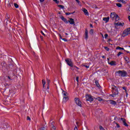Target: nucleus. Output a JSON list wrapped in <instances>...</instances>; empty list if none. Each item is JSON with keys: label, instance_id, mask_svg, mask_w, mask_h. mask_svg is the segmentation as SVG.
I'll return each instance as SVG.
<instances>
[{"label": "nucleus", "instance_id": "nucleus-1", "mask_svg": "<svg viewBox=\"0 0 130 130\" xmlns=\"http://www.w3.org/2000/svg\"><path fill=\"white\" fill-rule=\"evenodd\" d=\"M112 89L113 93L112 94V97H114L115 95H118V88H117V87L115 86V85H112Z\"/></svg>", "mask_w": 130, "mask_h": 130}, {"label": "nucleus", "instance_id": "nucleus-2", "mask_svg": "<svg viewBox=\"0 0 130 130\" xmlns=\"http://www.w3.org/2000/svg\"><path fill=\"white\" fill-rule=\"evenodd\" d=\"M115 74H117L119 77H125L127 73L124 71H118L115 72Z\"/></svg>", "mask_w": 130, "mask_h": 130}, {"label": "nucleus", "instance_id": "nucleus-3", "mask_svg": "<svg viewBox=\"0 0 130 130\" xmlns=\"http://www.w3.org/2000/svg\"><path fill=\"white\" fill-rule=\"evenodd\" d=\"M130 34V27L126 28L125 29L122 34V37H125V36H127V35H129Z\"/></svg>", "mask_w": 130, "mask_h": 130}, {"label": "nucleus", "instance_id": "nucleus-4", "mask_svg": "<svg viewBox=\"0 0 130 130\" xmlns=\"http://www.w3.org/2000/svg\"><path fill=\"white\" fill-rule=\"evenodd\" d=\"M65 61H66L67 64L69 66V67H74V64H73V62L72 61V60L71 59L67 58L66 59Z\"/></svg>", "mask_w": 130, "mask_h": 130}, {"label": "nucleus", "instance_id": "nucleus-5", "mask_svg": "<svg viewBox=\"0 0 130 130\" xmlns=\"http://www.w3.org/2000/svg\"><path fill=\"white\" fill-rule=\"evenodd\" d=\"M75 101L77 105H78V106H80V107H82V102H81V100H80V99L78 98H76L75 99Z\"/></svg>", "mask_w": 130, "mask_h": 130}, {"label": "nucleus", "instance_id": "nucleus-6", "mask_svg": "<svg viewBox=\"0 0 130 130\" xmlns=\"http://www.w3.org/2000/svg\"><path fill=\"white\" fill-rule=\"evenodd\" d=\"M86 99L87 101H89L90 102H92L94 100L93 96L90 94H87L86 95Z\"/></svg>", "mask_w": 130, "mask_h": 130}, {"label": "nucleus", "instance_id": "nucleus-7", "mask_svg": "<svg viewBox=\"0 0 130 130\" xmlns=\"http://www.w3.org/2000/svg\"><path fill=\"white\" fill-rule=\"evenodd\" d=\"M115 28H117V27H118V26H123V25H124V23H121V22H117V23H115Z\"/></svg>", "mask_w": 130, "mask_h": 130}, {"label": "nucleus", "instance_id": "nucleus-8", "mask_svg": "<svg viewBox=\"0 0 130 130\" xmlns=\"http://www.w3.org/2000/svg\"><path fill=\"white\" fill-rule=\"evenodd\" d=\"M69 101V96L67 95L66 96L63 97L62 103H66Z\"/></svg>", "mask_w": 130, "mask_h": 130}, {"label": "nucleus", "instance_id": "nucleus-9", "mask_svg": "<svg viewBox=\"0 0 130 130\" xmlns=\"http://www.w3.org/2000/svg\"><path fill=\"white\" fill-rule=\"evenodd\" d=\"M7 124H2L0 123V128L2 130H5V128H7Z\"/></svg>", "mask_w": 130, "mask_h": 130}, {"label": "nucleus", "instance_id": "nucleus-10", "mask_svg": "<svg viewBox=\"0 0 130 130\" xmlns=\"http://www.w3.org/2000/svg\"><path fill=\"white\" fill-rule=\"evenodd\" d=\"M107 102H108L109 103H110V104H112L113 105H116V102L113 100H110L107 101Z\"/></svg>", "mask_w": 130, "mask_h": 130}, {"label": "nucleus", "instance_id": "nucleus-11", "mask_svg": "<svg viewBox=\"0 0 130 130\" xmlns=\"http://www.w3.org/2000/svg\"><path fill=\"white\" fill-rule=\"evenodd\" d=\"M121 120H122L123 123V125L125 126H128V125H127V123H126V120H125V119L123 118H121Z\"/></svg>", "mask_w": 130, "mask_h": 130}, {"label": "nucleus", "instance_id": "nucleus-12", "mask_svg": "<svg viewBox=\"0 0 130 130\" xmlns=\"http://www.w3.org/2000/svg\"><path fill=\"white\" fill-rule=\"evenodd\" d=\"M116 16V13H111L110 17H111V18L112 20H114V19H115Z\"/></svg>", "mask_w": 130, "mask_h": 130}, {"label": "nucleus", "instance_id": "nucleus-13", "mask_svg": "<svg viewBox=\"0 0 130 130\" xmlns=\"http://www.w3.org/2000/svg\"><path fill=\"white\" fill-rule=\"evenodd\" d=\"M82 11L84 13L85 15H87V16L89 15V13L88 12V10L85 8H83L82 9Z\"/></svg>", "mask_w": 130, "mask_h": 130}, {"label": "nucleus", "instance_id": "nucleus-14", "mask_svg": "<svg viewBox=\"0 0 130 130\" xmlns=\"http://www.w3.org/2000/svg\"><path fill=\"white\" fill-rule=\"evenodd\" d=\"M69 22L70 24H71V25L75 24V20H74V19L70 18V20H69Z\"/></svg>", "mask_w": 130, "mask_h": 130}, {"label": "nucleus", "instance_id": "nucleus-15", "mask_svg": "<svg viewBox=\"0 0 130 130\" xmlns=\"http://www.w3.org/2000/svg\"><path fill=\"white\" fill-rule=\"evenodd\" d=\"M61 19L62 21H63V22H64V23H66V24L69 23V22H68V20H67V19H66L63 16H61Z\"/></svg>", "mask_w": 130, "mask_h": 130}, {"label": "nucleus", "instance_id": "nucleus-16", "mask_svg": "<svg viewBox=\"0 0 130 130\" xmlns=\"http://www.w3.org/2000/svg\"><path fill=\"white\" fill-rule=\"evenodd\" d=\"M103 19V21H105V22L106 23H107V22H108V21H109V17H104Z\"/></svg>", "mask_w": 130, "mask_h": 130}, {"label": "nucleus", "instance_id": "nucleus-17", "mask_svg": "<svg viewBox=\"0 0 130 130\" xmlns=\"http://www.w3.org/2000/svg\"><path fill=\"white\" fill-rule=\"evenodd\" d=\"M42 84H43V88H45V84H46V81L45 80L43 79L42 80Z\"/></svg>", "mask_w": 130, "mask_h": 130}, {"label": "nucleus", "instance_id": "nucleus-18", "mask_svg": "<svg viewBox=\"0 0 130 130\" xmlns=\"http://www.w3.org/2000/svg\"><path fill=\"white\" fill-rule=\"evenodd\" d=\"M62 94L63 95V97L68 96V92H66L64 90H62Z\"/></svg>", "mask_w": 130, "mask_h": 130}, {"label": "nucleus", "instance_id": "nucleus-19", "mask_svg": "<svg viewBox=\"0 0 130 130\" xmlns=\"http://www.w3.org/2000/svg\"><path fill=\"white\" fill-rule=\"evenodd\" d=\"M85 39L86 40L88 39V30H85Z\"/></svg>", "mask_w": 130, "mask_h": 130}, {"label": "nucleus", "instance_id": "nucleus-20", "mask_svg": "<svg viewBox=\"0 0 130 130\" xmlns=\"http://www.w3.org/2000/svg\"><path fill=\"white\" fill-rule=\"evenodd\" d=\"M115 21H117L118 20H119V16L117 15V14L116 15V16L115 17Z\"/></svg>", "mask_w": 130, "mask_h": 130}, {"label": "nucleus", "instance_id": "nucleus-21", "mask_svg": "<svg viewBox=\"0 0 130 130\" xmlns=\"http://www.w3.org/2000/svg\"><path fill=\"white\" fill-rule=\"evenodd\" d=\"M95 85L97 86V87H100V85L99 84V82H98V80H95Z\"/></svg>", "mask_w": 130, "mask_h": 130}, {"label": "nucleus", "instance_id": "nucleus-22", "mask_svg": "<svg viewBox=\"0 0 130 130\" xmlns=\"http://www.w3.org/2000/svg\"><path fill=\"white\" fill-rule=\"evenodd\" d=\"M116 5L118 8H121L122 7V5L120 3H117Z\"/></svg>", "mask_w": 130, "mask_h": 130}, {"label": "nucleus", "instance_id": "nucleus-23", "mask_svg": "<svg viewBox=\"0 0 130 130\" xmlns=\"http://www.w3.org/2000/svg\"><path fill=\"white\" fill-rule=\"evenodd\" d=\"M109 64H111V66H114L115 64V61H112L111 62L109 63Z\"/></svg>", "mask_w": 130, "mask_h": 130}, {"label": "nucleus", "instance_id": "nucleus-24", "mask_svg": "<svg viewBox=\"0 0 130 130\" xmlns=\"http://www.w3.org/2000/svg\"><path fill=\"white\" fill-rule=\"evenodd\" d=\"M125 61H126V62H129V59L127 57H125Z\"/></svg>", "mask_w": 130, "mask_h": 130}, {"label": "nucleus", "instance_id": "nucleus-25", "mask_svg": "<svg viewBox=\"0 0 130 130\" xmlns=\"http://www.w3.org/2000/svg\"><path fill=\"white\" fill-rule=\"evenodd\" d=\"M118 3H120L121 2L123 4H125V1L124 0H118Z\"/></svg>", "mask_w": 130, "mask_h": 130}, {"label": "nucleus", "instance_id": "nucleus-26", "mask_svg": "<svg viewBox=\"0 0 130 130\" xmlns=\"http://www.w3.org/2000/svg\"><path fill=\"white\" fill-rule=\"evenodd\" d=\"M116 49H121L122 50H124V49L123 48H121L120 47H117Z\"/></svg>", "mask_w": 130, "mask_h": 130}, {"label": "nucleus", "instance_id": "nucleus-27", "mask_svg": "<svg viewBox=\"0 0 130 130\" xmlns=\"http://www.w3.org/2000/svg\"><path fill=\"white\" fill-rule=\"evenodd\" d=\"M58 8H60V9H64V6H63V5H58Z\"/></svg>", "mask_w": 130, "mask_h": 130}, {"label": "nucleus", "instance_id": "nucleus-28", "mask_svg": "<svg viewBox=\"0 0 130 130\" xmlns=\"http://www.w3.org/2000/svg\"><path fill=\"white\" fill-rule=\"evenodd\" d=\"M51 130H56V128L55 127V126H54V125H53L52 126V128H51Z\"/></svg>", "mask_w": 130, "mask_h": 130}, {"label": "nucleus", "instance_id": "nucleus-29", "mask_svg": "<svg viewBox=\"0 0 130 130\" xmlns=\"http://www.w3.org/2000/svg\"><path fill=\"white\" fill-rule=\"evenodd\" d=\"M14 6L16 9H17V8H19V5H18V4H17L16 3H14Z\"/></svg>", "mask_w": 130, "mask_h": 130}, {"label": "nucleus", "instance_id": "nucleus-30", "mask_svg": "<svg viewBox=\"0 0 130 130\" xmlns=\"http://www.w3.org/2000/svg\"><path fill=\"white\" fill-rule=\"evenodd\" d=\"M47 83H48V86H49V83H50V80L47 79Z\"/></svg>", "mask_w": 130, "mask_h": 130}, {"label": "nucleus", "instance_id": "nucleus-31", "mask_svg": "<svg viewBox=\"0 0 130 130\" xmlns=\"http://www.w3.org/2000/svg\"><path fill=\"white\" fill-rule=\"evenodd\" d=\"M96 99L98 100V101H103V99L100 98H98Z\"/></svg>", "mask_w": 130, "mask_h": 130}, {"label": "nucleus", "instance_id": "nucleus-32", "mask_svg": "<svg viewBox=\"0 0 130 130\" xmlns=\"http://www.w3.org/2000/svg\"><path fill=\"white\" fill-rule=\"evenodd\" d=\"M122 89H123V90H125V93H126V92H127V90H126V87H122Z\"/></svg>", "mask_w": 130, "mask_h": 130}, {"label": "nucleus", "instance_id": "nucleus-33", "mask_svg": "<svg viewBox=\"0 0 130 130\" xmlns=\"http://www.w3.org/2000/svg\"><path fill=\"white\" fill-rule=\"evenodd\" d=\"M90 34H93L94 33V30L93 29H90Z\"/></svg>", "mask_w": 130, "mask_h": 130}, {"label": "nucleus", "instance_id": "nucleus-34", "mask_svg": "<svg viewBox=\"0 0 130 130\" xmlns=\"http://www.w3.org/2000/svg\"><path fill=\"white\" fill-rule=\"evenodd\" d=\"M40 130H46V128H45L44 127H42L40 128Z\"/></svg>", "mask_w": 130, "mask_h": 130}, {"label": "nucleus", "instance_id": "nucleus-35", "mask_svg": "<svg viewBox=\"0 0 130 130\" xmlns=\"http://www.w3.org/2000/svg\"><path fill=\"white\" fill-rule=\"evenodd\" d=\"M104 48L105 50H107V51H108V50H109V48H108V47H104Z\"/></svg>", "mask_w": 130, "mask_h": 130}, {"label": "nucleus", "instance_id": "nucleus-36", "mask_svg": "<svg viewBox=\"0 0 130 130\" xmlns=\"http://www.w3.org/2000/svg\"><path fill=\"white\" fill-rule=\"evenodd\" d=\"M121 54H122V52H119L117 54V56H119V55H121Z\"/></svg>", "mask_w": 130, "mask_h": 130}, {"label": "nucleus", "instance_id": "nucleus-37", "mask_svg": "<svg viewBox=\"0 0 130 130\" xmlns=\"http://www.w3.org/2000/svg\"><path fill=\"white\" fill-rule=\"evenodd\" d=\"M62 40H63L65 42H67L68 41V40L66 38H63L62 39Z\"/></svg>", "mask_w": 130, "mask_h": 130}, {"label": "nucleus", "instance_id": "nucleus-38", "mask_svg": "<svg viewBox=\"0 0 130 130\" xmlns=\"http://www.w3.org/2000/svg\"><path fill=\"white\" fill-rule=\"evenodd\" d=\"M53 2H55V3H56V4H58V3H59V2H58L57 0H53Z\"/></svg>", "mask_w": 130, "mask_h": 130}, {"label": "nucleus", "instance_id": "nucleus-39", "mask_svg": "<svg viewBox=\"0 0 130 130\" xmlns=\"http://www.w3.org/2000/svg\"><path fill=\"white\" fill-rule=\"evenodd\" d=\"M100 130H104V128H103V127L102 126H100Z\"/></svg>", "mask_w": 130, "mask_h": 130}, {"label": "nucleus", "instance_id": "nucleus-40", "mask_svg": "<svg viewBox=\"0 0 130 130\" xmlns=\"http://www.w3.org/2000/svg\"><path fill=\"white\" fill-rule=\"evenodd\" d=\"M84 67H86V69H89V68H90V66H86V65H84Z\"/></svg>", "mask_w": 130, "mask_h": 130}, {"label": "nucleus", "instance_id": "nucleus-41", "mask_svg": "<svg viewBox=\"0 0 130 130\" xmlns=\"http://www.w3.org/2000/svg\"><path fill=\"white\" fill-rule=\"evenodd\" d=\"M58 36H59L60 39H62V37H61V35L60 34H59Z\"/></svg>", "mask_w": 130, "mask_h": 130}, {"label": "nucleus", "instance_id": "nucleus-42", "mask_svg": "<svg viewBox=\"0 0 130 130\" xmlns=\"http://www.w3.org/2000/svg\"><path fill=\"white\" fill-rule=\"evenodd\" d=\"M74 69H75L76 71H78V70H79V68L76 66L74 67Z\"/></svg>", "mask_w": 130, "mask_h": 130}, {"label": "nucleus", "instance_id": "nucleus-43", "mask_svg": "<svg viewBox=\"0 0 130 130\" xmlns=\"http://www.w3.org/2000/svg\"><path fill=\"white\" fill-rule=\"evenodd\" d=\"M27 120H31V118L29 116L27 117Z\"/></svg>", "mask_w": 130, "mask_h": 130}, {"label": "nucleus", "instance_id": "nucleus-44", "mask_svg": "<svg viewBox=\"0 0 130 130\" xmlns=\"http://www.w3.org/2000/svg\"><path fill=\"white\" fill-rule=\"evenodd\" d=\"M71 14H73V13H66V15H67V16H69V15H71Z\"/></svg>", "mask_w": 130, "mask_h": 130}, {"label": "nucleus", "instance_id": "nucleus-45", "mask_svg": "<svg viewBox=\"0 0 130 130\" xmlns=\"http://www.w3.org/2000/svg\"><path fill=\"white\" fill-rule=\"evenodd\" d=\"M107 37H108V35L105 34V38H107Z\"/></svg>", "mask_w": 130, "mask_h": 130}, {"label": "nucleus", "instance_id": "nucleus-46", "mask_svg": "<svg viewBox=\"0 0 130 130\" xmlns=\"http://www.w3.org/2000/svg\"><path fill=\"white\" fill-rule=\"evenodd\" d=\"M76 81L77 82H79V77H76Z\"/></svg>", "mask_w": 130, "mask_h": 130}, {"label": "nucleus", "instance_id": "nucleus-47", "mask_svg": "<svg viewBox=\"0 0 130 130\" xmlns=\"http://www.w3.org/2000/svg\"><path fill=\"white\" fill-rule=\"evenodd\" d=\"M41 33H42V35H43V36H46L45 34H44L43 31H41Z\"/></svg>", "mask_w": 130, "mask_h": 130}, {"label": "nucleus", "instance_id": "nucleus-48", "mask_svg": "<svg viewBox=\"0 0 130 130\" xmlns=\"http://www.w3.org/2000/svg\"><path fill=\"white\" fill-rule=\"evenodd\" d=\"M116 124L117 125V127H120L119 124H118V123H116Z\"/></svg>", "mask_w": 130, "mask_h": 130}, {"label": "nucleus", "instance_id": "nucleus-49", "mask_svg": "<svg viewBox=\"0 0 130 130\" xmlns=\"http://www.w3.org/2000/svg\"><path fill=\"white\" fill-rule=\"evenodd\" d=\"M74 130H78V127H77L76 126H75V127L74 128Z\"/></svg>", "mask_w": 130, "mask_h": 130}, {"label": "nucleus", "instance_id": "nucleus-50", "mask_svg": "<svg viewBox=\"0 0 130 130\" xmlns=\"http://www.w3.org/2000/svg\"><path fill=\"white\" fill-rule=\"evenodd\" d=\"M76 2H77V3H78V4H80V1L79 0H75Z\"/></svg>", "mask_w": 130, "mask_h": 130}, {"label": "nucleus", "instance_id": "nucleus-51", "mask_svg": "<svg viewBox=\"0 0 130 130\" xmlns=\"http://www.w3.org/2000/svg\"><path fill=\"white\" fill-rule=\"evenodd\" d=\"M8 7H9V8H10V7H11V4H10V3H9V4H8Z\"/></svg>", "mask_w": 130, "mask_h": 130}, {"label": "nucleus", "instance_id": "nucleus-52", "mask_svg": "<svg viewBox=\"0 0 130 130\" xmlns=\"http://www.w3.org/2000/svg\"><path fill=\"white\" fill-rule=\"evenodd\" d=\"M40 3H43L44 2V0H40Z\"/></svg>", "mask_w": 130, "mask_h": 130}, {"label": "nucleus", "instance_id": "nucleus-53", "mask_svg": "<svg viewBox=\"0 0 130 130\" xmlns=\"http://www.w3.org/2000/svg\"><path fill=\"white\" fill-rule=\"evenodd\" d=\"M71 70H72V71H74V70H76V69H75V67H73L71 68Z\"/></svg>", "mask_w": 130, "mask_h": 130}, {"label": "nucleus", "instance_id": "nucleus-54", "mask_svg": "<svg viewBox=\"0 0 130 130\" xmlns=\"http://www.w3.org/2000/svg\"><path fill=\"white\" fill-rule=\"evenodd\" d=\"M90 26L91 28H93V25H92V24H90Z\"/></svg>", "mask_w": 130, "mask_h": 130}, {"label": "nucleus", "instance_id": "nucleus-55", "mask_svg": "<svg viewBox=\"0 0 130 130\" xmlns=\"http://www.w3.org/2000/svg\"><path fill=\"white\" fill-rule=\"evenodd\" d=\"M128 20H129V22H130V16H128Z\"/></svg>", "mask_w": 130, "mask_h": 130}, {"label": "nucleus", "instance_id": "nucleus-56", "mask_svg": "<svg viewBox=\"0 0 130 130\" xmlns=\"http://www.w3.org/2000/svg\"><path fill=\"white\" fill-rule=\"evenodd\" d=\"M127 95H128V94H127V91H126V97H127Z\"/></svg>", "mask_w": 130, "mask_h": 130}, {"label": "nucleus", "instance_id": "nucleus-57", "mask_svg": "<svg viewBox=\"0 0 130 130\" xmlns=\"http://www.w3.org/2000/svg\"><path fill=\"white\" fill-rule=\"evenodd\" d=\"M102 58H105V56H104V55L102 56Z\"/></svg>", "mask_w": 130, "mask_h": 130}, {"label": "nucleus", "instance_id": "nucleus-58", "mask_svg": "<svg viewBox=\"0 0 130 130\" xmlns=\"http://www.w3.org/2000/svg\"><path fill=\"white\" fill-rule=\"evenodd\" d=\"M127 53H129V51H125Z\"/></svg>", "mask_w": 130, "mask_h": 130}, {"label": "nucleus", "instance_id": "nucleus-59", "mask_svg": "<svg viewBox=\"0 0 130 130\" xmlns=\"http://www.w3.org/2000/svg\"><path fill=\"white\" fill-rule=\"evenodd\" d=\"M47 89H49V85H48Z\"/></svg>", "mask_w": 130, "mask_h": 130}, {"label": "nucleus", "instance_id": "nucleus-60", "mask_svg": "<svg viewBox=\"0 0 130 130\" xmlns=\"http://www.w3.org/2000/svg\"><path fill=\"white\" fill-rule=\"evenodd\" d=\"M52 124H54V122H52Z\"/></svg>", "mask_w": 130, "mask_h": 130}, {"label": "nucleus", "instance_id": "nucleus-61", "mask_svg": "<svg viewBox=\"0 0 130 130\" xmlns=\"http://www.w3.org/2000/svg\"><path fill=\"white\" fill-rule=\"evenodd\" d=\"M8 79H11V77H10L9 76H8Z\"/></svg>", "mask_w": 130, "mask_h": 130}, {"label": "nucleus", "instance_id": "nucleus-62", "mask_svg": "<svg viewBox=\"0 0 130 130\" xmlns=\"http://www.w3.org/2000/svg\"><path fill=\"white\" fill-rule=\"evenodd\" d=\"M65 34H66V35H68V34L67 33H66Z\"/></svg>", "mask_w": 130, "mask_h": 130}, {"label": "nucleus", "instance_id": "nucleus-63", "mask_svg": "<svg viewBox=\"0 0 130 130\" xmlns=\"http://www.w3.org/2000/svg\"><path fill=\"white\" fill-rule=\"evenodd\" d=\"M78 123H79V122H76V124H78Z\"/></svg>", "mask_w": 130, "mask_h": 130}, {"label": "nucleus", "instance_id": "nucleus-64", "mask_svg": "<svg viewBox=\"0 0 130 130\" xmlns=\"http://www.w3.org/2000/svg\"><path fill=\"white\" fill-rule=\"evenodd\" d=\"M129 47H130V46H129Z\"/></svg>", "mask_w": 130, "mask_h": 130}]
</instances>
